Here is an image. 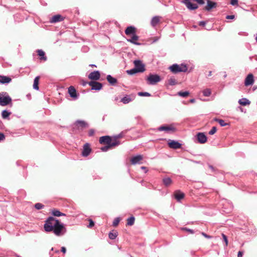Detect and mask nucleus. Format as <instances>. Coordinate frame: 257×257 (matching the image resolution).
I'll return each instance as SVG.
<instances>
[{
    "instance_id": "nucleus-46",
    "label": "nucleus",
    "mask_w": 257,
    "mask_h": 257,
    "mask_svg": "<svg viewBox=\"0 0 257 257\" xmlns=\"http://www.w3.org/2000/svg\"><path fill=\"white\" fill-rule=\"evenodd\" d=\"M123 137V132L120 133V134L115 135L114 136V139L117 140L119 138H122Z\"/></svg>"
},
{
    "instance_id": "nucleus-3",
    "label": "nucleus",
    "mask_w": 257,
    "mask_h": 257,
    "mask_svg": "<svg viewBox=\"0 0 257 257\" xmlns=\"http://www.w3.org/2000/svg\"><path fill=\"white\" fill-rule=\"evenodd\" d=\"M12 101L11 97L6 92L0 93V105L6 106L8 105Z\"/></svg>"
},
{
    "instance_id": "nucleus-19",
    "label": "nucleus",
    "mask_w": 257,
    "mask_h": 257,
    "mask_svg": "<svg viewBox=\"0 0 257 257\" xmlns=\"http://www.w3.org/2000/svg\"><path fill=\"white\" fill-rule=\"evenodd\" d=\"M139 39V37L135 34L133 35L132 38L129 39H127V41L136 45H141V43L137 42L136 41Z\"/></svg>"
},
{
    "instance_id": "nucleus-26",
    "label": "nucleus",
    "mask_w": 257,
    "mask_h": 257,
    "mask_svg": "<svg viewBox=\"0 0 257 257\" xmlns=\"http://www.w3.org/2000/svg\"><path fill=\"white\" fill-rule=\"evenodd\" d=\"M52 214L53 216H57V217L66 215L65 214L61 212L60 211H59L58 210H57V209H53L52 211Z\"/></svg>"
},
{
    "instance_id": "nucleus-53",
    "label": "nucleus",
    "mask_w": 257,
    "mask_h": 257,
    "mask_svg": "<svg viewBox=\"0 0 257 257\" xmlns=\"http://www.w3.org/2000/svg\"><path fill=\"white\" fill-rule=\"evenodd\" d=\"M5 135L2 133H0V142L5 140Z\"/></svg>"
},
{
    "instance_id": "nucleus-27",
    "label": "nucleus",
    "mask_w": 257,
    "mask_h": 257,
    "mask_svg": "<svg viewBox=\"0 0 257 257\" xmlns=\"http://www.w3.org/2000/svg\"><path fill=\"white\" fill-rule=\"evenodd\" d=\"M172 181L170 177H166L163 179V183L165 186H168L172 183Z\"/></svg>"
},
{
    "instance_id": "nucleus-7",
    "label": "nucleus",
    "mask_w": 257,
    "mask_h": 257,
    "mask_svg": "<svg viewBox=\"0 0 257 257\" xmlns=\"http://www.w3.org/2000/svg\"><path fill=\"white\" fill-rule=\"evenodd\" d=\"M168 145L170 148L173 149H179L181 147L182 144L175 140H169Z\"/></svg>"
},
{
    "instance_id": "nucleus-54",
    "label": "nucleus",
    "mask_w": 257,
    "mask_h": 257,
    "mask_svg": "<svg viewBox=\"0 0 257 257\" xmlns=\"http://www.w3.org/2000/svg\"><path fill=\"white\" fill-rule=\"evenodd\" d=\"M234 18V15H227L226 17V19H233Z\"/></svg>"
},
{
    "instance_id": "nucleus-21",
    "label": "nucleus",
    "mask_w": 257,
    "mask_h": 257,
    "mask_svg": "<svg viewBox=\"0 0 257 257\" xmlns=\"http://www.w3.org/2000/svg\"><path fill=\"white\" fill-rule=\"evenodd\" d=\"M12 79L8 76L1 75L0 76V83L2 84H7L11 82Z\"/></svg>"
},
{
    "instance_id": "nucleus-36",
    "label": "nucleus",
    "mask_w": 257,
    "mask_h": 257,
    "mask_svg": "<svg viewBox=\"0 0 257 257\" xmlns=\"http://www.w3.org/2000/svg\"><path fill=\"white\" fill-rule=\"evenodd\" d=\"M178 95L183 97H187L189 94V91H179L178 93Z\"/></svg>"
},
{
    "instance_id": "nucleus-47",
    "label": "nucleus",
    "mask_w": 257,
    "mask_h": 257,
    "mask_svg": "<svg viewBox=\"0 0 257 257\" xmlns=\"http://www.w3.org/2000/svg\"><path fill=\"white\" fill-rule=\"evenodd\" d=\"M216 6V3L210 1V10L215 8Z\"/></svg>"
},
{
    "instance_id": "nucleus-63",
    "label": "nucleus",
    "mask_w": 257,
    "mask_h": 257,
    "mask_svg": "<svg viewBox=\"0 0 257 257\" xmlns=\"http://www.w3.org/2000/svg\"><path fill=\"white\" fill-rule=\"evenodd\" d=\"M90 67H96V66L95 64H90L89 65Z\"/></svg>"
},
{
    "instance_id": "nucleus-4",
    "label": "nucleus",
    "mask_w": 257,
    "mask_h": 257,
    "mask_svg": "<svg viewBox=\"0 0 257 257\" xmlns=\"http://www.w3.org/2000/svg\"><path fill=\"white\" fill-rule=\"evenodd\" d=\"M147 80L149 82L150 84L154 85L157 82H160L161 79L160 76L157 74H150L148 77Z\"/></svg>"
},
{
    "instance_id": "nucleus-35",
    "label": "nucleus",
    "mask_w": 257,
    "mask_h": 257,
    "mask_svg": "<svg viewBox=\"0 0 257 257\" xmlns=\"http://www.w3.org/2000/svg\"><path fill=\"white\" fill-rule=\"evenodd\" d=\"M126 73L129 75H133L139 72L135 68H134L130 70H127Z\"/></svg>"
},
{
    "instance_id": "nucleus-37",
    "label": "nucleus",
    "mask_w": 257,
    "mask_h": 257,
    "mask_svg": "<svg viewBox=\"0 0 257 257\" xmlns=\"http://www.w3.org/2000/svg\"><path fill=\"white\" fill-rule=\"evenodd\" d=\"M44 205L40 203H37L35 204V208L37 210H40L44 208Z\"/></svg>"
},
{
    "instance_id": "nucleus-45",
    "label": "nucleus",
    "mask_w": 257,
    "mask_h": 257,
    "mask_svg": "<svg viewBox=\"0 0 257 257\" xmlns=\"http://www.w3.org/2000/svg\"><path fill=\"white\" fill-rule=\"evenodd\" d=\"M89 225L87 226V227L89 228H91L94 225V222L91 219H89Z\"/></svg>"
},
{
    "instance_id": "nucleus-62",
    "label": "nucleus",
    "mask_w": 257,
    "mask_h": 257,
    "mask_svg": "<svg viewBox=\"0 0 257 257\" xmlns=\"http://www.w3.org/2000/svg\"><path fill=\"white\" fill-rule=\"evenodd\" d=\"M191 103H194L195 102V99L194 98L191 99L189 101Z\"/></svg>"
},
{
    "instance_id": "nucleus-14",
    "label": "nucleus",
    "mask_w": 257,
    "mask_h": 257,
    "mask_svg": "<svg viewBox=\"0 0 257 257\" xmlns=\"http://www.w3.org/2000/svg\"><path fill=\"white\" fill-rule=\"evenodd\" d=\"M143 156L141 155H138L136 156L133 157L131 160V163L133 165H136L140 164V161L143 160Z\"/></svg>"
},
{
    "instance_id": "nucleus-18",
    "label": "nucleus",
    "mask_w": 257,
    "mask_h": 257,
    "mask_svg": "<svg viewBox=\"0 0 257 257\" xmlns=\"http://www.w3.org/2000/svg\"><path fill=\"white\" fill-rule=\"evenodd\" d=\"M125 33L126 35L135 34L136 28L132 26L127 27L125 30Z\"/></svg>"
},
{
    "instance_id": "nucleus-44",
    "label": "nucleus",
    "mask_w": 257,
    "mask_h": 257,
    "mask_svg": "<svg viewBox=\"0 0 257 257\" xmlns=\"http://www.w3.org/2000/svg\"><path fill=\"white\" fill-rule=\"evenodd\" d=\"M202 93L203 96H209V89L206 88L202 91Z\"/></svg>"
},
{
    "instance_id": "nucleus-43",
    "label": "nucleus",
    "mask_w": 257,
    "mask_h": 257,
    "mask_svg": "<svg viewBox=\"0 0 257 257\" xmlns=\"http://www.w3.org/2000/svg\"><path fill=\"white\" fill-rule=\"evenodd\" d=\"M182 230L186 231L191 234H193L194 233V231L193 230L188 228L187 227H182Z\"/></svg>"
},
{
    "instance_id": "nucleus-58",
    "label": "nucleus",
    "mask_w": 257,
    "mask_h": 257,
    "mask_svg": "<svg viewBox=\"0 0 257 257\" xmlns=\"http://www.w3.org/2000/svg\"><path fill=\"white\" fill-rule=\"evenodd\" d=\"M61 251L63 252V253H65L66 251V249L65 247L63 246L61 247Z\"/></svg>"
},
{
    "instance_id": "nucleus-39",
    "label": "nucleus",
    "mask_w": 257,
    "mask_h": 257,
    "mask_svg": "<svg viewBox=\"0 0 257 257\" xmlns=\"http://www.w3.org/2000/svg\"><path fill=\"white\" fill-rule=\"evenodd\" d=\"M215 120L217 121L221 126H224L227 124L223 119H215Z\"/></svg>"
},
{
    "instance_id": "nucleus-24",
    "label": "nucleus",
    "mask_w": 257,
    "mask_h": 257,
    "mask_svg": "<svg viewBox=\"0 0 257 257\" xmlns=\"http://www.w3.org/2000/svg\"><path fill=\"white\" fill-rule=\"evenodd\" d=\"M239 104L242 106H245L250 104V101L246 98H242L238 100Z\"/></svg>"
},
{
    "instance_id": "nucleus-22",
    "label": "nucleus",
    "mask_w": 257,
    "mask_h": 257,
    "mask_svg": "<svg viewBox=\"0 0 257 257\" xmlns=\"http://www.w3.org/2000/svg\"><path fill=\"white\" fill-rule=\"evenodd\" d=\"M185 196L184 194L180 191H177L174 194V197L177 201H180Z\"/></svg>"
},
{
    "instance_id": "nucleus-52",
    "label": "nucleus",
    "mask_w": 257,
    "mask_h": 257,
    "mask_svg": "<svg viewBox=\"0 0 257 257\" xmlns=\"http://www.w3.org/2000/svg\"><path fill=\"white\" fill-rule=\"evenodd\" d=\"M206 24V22H205V21H200L199 22V25L201 27L205 26Z\"/></svg>"
},
{
    "instance_id": "nucleus-6",
    "label": "nucleus",
    "mask_w": 257,
    "mask_h": 257,
    "mask_svg": "<svg viewBox=\"0 0 257 257\" xmlns=\"http://www.w3.org/2000/svg\"><path fill=\"white\" fill-rule=\"evenodd\" d=\"M88 84L91 86L92 90H100L102 87V83L95 81H90L88 83Z\"/></svg>"
},
{
    "instance_id": "nucleus-30",
    "label": "nucleus",
    "mask_w": 257,
    "mask_h": 257,
    "mask_svg": "<svg viewBox=\"0 0 257 257\" xmlns=\"http://www.w3.org/2000/svg\"><path fill=\"white\" fill-rule=\"evenodd\" d=\"M11 114V112L10 111H9L7 110H4L2 111V116L4 119H7L9 118Z\"/></svg>"
},
{
    "instance_id": "nucleus-59",
    "label": "nucleus",
    "mask_w": 257,
    "mask_h": 257,
    "mask_svg": "<svg viewBox=\"0 0 257 257\" xmlns=\"http://www.w3.org/2000/svg\"><path fill=\"white\" fill-rule=\"evenodd\" d=\"M202 234L205 236L206 238H209V235L204 233V232H202Z\"/></svg>"
},
{
    "instance_id": "nucleus-12",
    "label": "nucleus",
    "mask_w": 257,
    "mask_h": 257,
    "mask_svg": "<svg viewBox=\"0 0 257 257\" xmlns=\"http://www.w3.org/2000/svg\"><path fill=\"white\" fill-rule=\"evenodd\" d=\"M135 96L133 94L125 95L121 99L120 102H122L123 104H127L132 101L135 99Z\"/></svg>"
},
{
    "instance_id": "nucleus-60",
    "label": "nucleus",
    "mask_w": 257,
    "mask_h": 257,
    "mask_svg": "<svg viewBox=\"0 0 257 257\" xmlns=\"http://www.w3.org/2000/svg\"><path fill=\"white\" fill-rule=\"evenodd\" d=\"M87 83H88V82L86 81H85L83 80L82 81V85L84 86H85Z\"/></svg>"
},
{
    "instance_id": "nucleus-61",
    "label": "nucleus",
    "mask_w": 257,
    "mask_h": 257,
    "mask_svg": "<svg viewBox=\"0 0 257 257\" xmlns=\"http://www.w3.org/2000/svg\"><path fill=\"white\" fill-rule=\"evenodd\" d=\"M141 168L142 170H145V173H146L148 171L147 169V168L146 167L142 166V167H141Z\"/></svg>"
},
{
    "instance_id": "nucleus-64",
    "label": "nucleus",
    "mask_w": 257,
    "mask_h": 257,
    "mask_svg": "<svg viewBox=\"0 0 257 257\" xmlns=\"http://www.w3.org/2000/svg\"><path fill=\"white\" fill-rule=\"evenodd\" d=\"M255 39L256 42H257V34H256Z\"/></svg>"
},
{
    "instance_id": "nucleus-48",
    "label": "nucleus",
    "mask_w": 257,
    "mask_h": 257,
    "mask_svg": "<svg viewBox=\"0 0 257 257\" xmlns=\"http://www.w3.org/2000/svg\"><path fill=\"white\" fill-rule=\"evenodd\" d=\"M216 127L215 126L212 127L211 130L210 131V135H213L216 132Z\"/></svg>"
},
{
    "instance_id": "nucleus-56",
    "label": "nucleus",
    "mask_w": 257,
    "mask_h": 257,
    "mask_svg": "<svg viewBox=\"0 0 257 257\" xmlns=\"http://www.w3.org/2000/svg\"><path fill=\"white\" fill-rule=\"evenodd\" d=\"M206 1V5L205 6V10L209 11V0Z\"/></svg>"
},
{
    "instance_id": "nucleus-55",
    "label": "nucleus",
    "mask_w": 257,
    "mask_h": 257,
    "mask_svg": "<svg viewBox=\"0 0 257 257\" xmlns=\"http://www.w3.org/2000/svg\"><path fill=\"white\" fill-rule=\"evenodd\" d=\"M194 1L197 2L198 4L200 5H202L204 4V0H194Z\"/></svg>"
},
{
    "instance_id": "nucleus-10",
    "label": "nucleus",
    "mask_w": 257,
    "mask_h": 257,
    "mask_svg": "<svg viewBox=\"0 0 257 257\" xmlns=\"http://www.w3.org/2000/svg\"><path fill=\"white\" fill-rule=\"evenodd\" d=\"M100 74L99 71L96 70L91 72L88 75V78L95 81L100 78Z\"/></svg>"
},
{
    "instance_id": "nucleus-41",
    "label": "nucleus",
    "mask_w": 257,
    "mask_h": 257,
    "mask_svg": "<svg viewBox=\"0 0 257 257\" xmlns=\"http://www.w3.org/2000/svg\"><path fill=\"white\" fill-rule=\"evenodd\" d=\"M119 221H120V219L119 217L115 218L112 222L113 226H116L118 224Z\"/></svg>"
},
{
    "instance_id": "nucleus-32",
    "label": "nucleus",
    "mask_w": 257,
    "mask_h": 257,
    "mask_svg": "<svg viewBox=\"0 0 257 257\" xmlns=\"http://www.w3.org/2000/svg\"><path fill=\"white\" fill-rule=\"evenodd\" d=\"M76 123L77 125H79V126L82 127H85L87 126V123L83 120H78L76 121Z\"/></svg>"
},
{
    "instance_id": "nucleus-49",
    "label": "nucleus",
    "mask_w": 257,
    "mask_h": 257,
    "mask_svg": "<svg viewBox=\"0 0 257 257\" xmlns=\"http://www.w3.org/2000/svg\"><path fill=\"white\" fill-rule=\"evenodd\" d=\"M230 4L232 6H237L238 1L237 0H231Z\"/></svg>"
},
{
    "instance_id": "nucleus-50",
    "label": "nucleus",
    "mask_w": 257,
    "mask_h": 257,
    "mask_svg": "<svg viewBox=\"0 0 257 257\" xmlns=\"http://www.w3.org/2000/svg\"><path fill=\"white\" fill-rule=\"evenodd\" d=\"M95 133V131L93 129H90L88 132V136L89 137L93 136Z\"/></svg>"
},
{
    "instance_id": "nucleus-31",
    "label": "nucleus",
    "mask_w": 257,
    "mask_h": 257,
    "mask_svg": "<svg viewBox=\"0 0 257 257\" xmlns=\"http://www.w3.org/2000/svg\"><path fill=\"white\" fill-rule=\"evenodd\" d=\"M117 232L114 231L113 232H110L108 234V237L110 239H115L117 236Z\"/></svg>"
},
{
    "instance_id": "nucleus-40",
    "label": "nucleus",
    "mask_w": 257,
    "mask_h": 257,
    "mask_svg": "<svg viewBox=\"0 0 257 257\" xmlns=\"http://www.w3.org/2000/svg\"><path fill=\"white\" fill-rule=\"evenodd\" d=\"M138 95L140 96H150L151 94L147 92H139Z\"/></svg>"
},
{
    "instance_id": "nucleus-57",
    "label": "nucleus",
    "mask_w": 257,
    "mask_h": 257,
    "mask_svg": "<svg viewBox=\"0 0 257 257\" xmlns=\"http://www.w3.org/2000/svg\"><path fill=\"white\" fill-rule=\"evenodd\" d=\"M243 251H239L237 253V257H242L243 255Z\"/></svg>"
},
{
    "instance_id": "nucleus-33",
    "label": "nucleus",
    "mask_w": 257,
    "mask_h": 257,
    "mask_svg": "<svg viewBox=\"0 0 257 257\" xmlns=\"http://www.w3.org/2000/svg\"><path fill=\"white\" fill-rule=\"evenodd\" d=\"M135 218L134 216H131L127 220V224L129 226H132L134 224Z\"/></svg>"
},
{
    "instance_id": "nucleus-20",
    "label": "nucleus",
    "mask_w": 257,
    "mask_h": 257,
    "mask_svg": "<svg viewBox=\"0 0 257 257\" xmlns=\"http://www.w3.org/2000/svg\"><path fill=\"white\" fill-rule=\"evenodd\" d=\"M106 79L109 83L112 86H114L117 82V80L115 78L112 77L109 74L107 75Z\"/></svg>"
},
{
    "instance_id": "nucleus-9",
    "label": "nucleus",
    "mask_w": 257,
    "mask_h": 257,
    "mask_svg": "<svg viewBox=\"0 0 257 257\" xmlns=\"http://www.w3.org/2000/svg\"><path fill=\"white\" fill-rule=\"evenodd\" d=\"M91 151V149L90 147L89 144L86 143L84 144L83 147V150L82 151V156L84 157H87L90 153Z\"/></svg>"
},
{
    "instance_id": "nucleus-42",
    "label": "nucleus",
    "mask_w": 257,
    "mask_h": 257,
    "mask_svg": "<svg viewBox=\"0 0 257 257\" xmlns=\"http://www.w3.org/2000/svg\"><path fill=\"white\" fill-rule=\"evenodd\" d=\"M110 146H109V145H106V146H103L101 148V150L102 151V152H106L110 148Z\"/></svg>"
},
{
    "instance_id": "nucleus-23",
    "label": "nucleus",
    "mask_w": 257,
    "mask_h": 257,
    "mask_svg": "<svg viewBox=\"0 0 257 257\" xmlns=\"http://www.w3.org/2000/svg\"><path fill=\"white\" fill-rule=\"evenodd\" d=\"M158 130L159 131H174L175 130V128L169 125H161L158 128Z\"/></svg>"
},
{
    "instance_id": "nucleus-11",
    "label": "nucleus",
    "mask_w": 257,
    "mask_h": 257,
    "mask_svg": "<svg viewBox=\"0 0 257 257\" xmlns=\"http://www.w3.org/2000/svg\"><path fill=\"white\" fill-rule=\"evenodd\" d=\"M182 2L190 10H194L198 8V6L195 4H192L190 0H183Z\"/></svg>"
},
{
    "instance_id": "nucleus-25",
    "label": "nucleus",
    "mask_w": 257,
    "mask_h": 257,
    "mask_svg": "<svg viewBox=\"0 0 257 257\" xmlns=\"http://www.w3.org/2000/svg\"><path fill=\"white\" fill-rule=\"evenodd\" d=\"M160 21V18L158 16L154 17L151 20V25L153 27L156 26Z\"/></svg>"
},
{
    "instance_id": "nucleus-29",
    "label": "nucleus",
    "mask_w": 257,
    "mask_h": 257,
    "mask_svg": "<svg viewBox=\"0 0 257 257\" xmlns=\"http://www.w3.org/2000/svg\"><path fill=\"white\" fill-rule=\"evenodd\" d=\"M38 55L41 57V60H44L46 61L47 60V57L45 56V52L42 50H38L37 51Z\"/></svg>"
},
{
    "instance_id": "nucleus-17",
    "label": "nucleus",
    "mask_w": 257,
    "mask_h": 257,
    "mask_svg": "<svg viewBox=\"0 0 257 257\" xmlns=\"http://www.w3.org/2000/svg\"><path fill=\"white\" fill-rule=\"evenodd\" d=\"M63 20V17L60 15H55L51 18L50 22L51 23H55L57 22H61Z\"/></svg>"
},
{
    "instance_id": "nucleus-5",
    "label": "nucleus",
    "mask_w": 257,
    "mask_h": 257,
    "mask_svg": "<svg viewBox=\"0 0 257 257\" xmlns=\"http://www.w3.org/2000/svg\"><path fill=\"white\" fill-rule=\"evenodd\" d=\"M135 68L139 73H142L145 71V66L140 60H136L134 62Z\"/></svg>"
},
{
    "instance_id": "nucleus-38",
    "label": "nucleus",
    "mask_w": 257,
    "mask_h": 257,
    "mask_svg": "<svg viewBox=\"0 0 257 257\" xmlns=\"http://www.w3.org/2000/svg\"><path fill=\"white\" fill-rule=\"evenodd\" d=\"M168 84L171 86L174 85L176 84V80L174 78H171L168 80Z\"/></svg>"
},
{
    "instance_id": "nucleus-34",
    "label": "nucleus",
    "mask_w": 257,
    "mask_h": 257,
    "mask_svg": "<svg viewBox=\"0 0 257 257\" xmlns=\"http://www.w3.org/2000/svg\"><path fill=\"white\" fill-rule=\"evenodd\" d=\"M120 142L119 141H117V140H115L114 139V141L112 142V141H110V143H109V146L111 148L115 147L117 146H118L120 145Z\"/></svg>"
},
{
    "instance_id": "nucleus-28",
    "label": "nucleus",
    "mask_w": 257,
    "mask_h": 257,
    "mask_svg": "<svg viewBox=\"0 0 257 257\" xmlns=\"http://www.w3.org/2000/svg\"><path fill=\"white\" fill-rule=\"evenodd\" d=\"M39 78H40L39 76H36L35 78L34 81L33 88L37 90H38L39 88V86H38Z\"/></svg>"
},
{
    "instance_id": "nucleus-2",
    "label": "nucleus",
    "mask_w": 257,
    "mask_h": 257,
    "mask_svg": "<svg viewBox=\"0 0 257 257\" xmlns=\"http://www.w3.org/2000/svg\"><path fill=\"white\" fill-rule=\"evenodd\" d=\"M169 69L172 72L175 74L179 72H186L188 70V68L186 65L183 63L181 64V65L174 64L170 66Z\"/></svg>"
},
{
    "instance_id": "nucleus-13",
    "label": "nucleus",
    "mask_w": 257,
    "mask_h": 257,
    "mask_svg": "<svg viewBox=\"0 0 257 257\" xmlns=\"http://www.w3.org/2000/svg\"><path fill=\"white\" fill-rule=\"evenodd\" d=\"M254 82L253 76L252 74H249L246 77L244 81L245 86L251 85Z\"/></svg>"
},
{
    "instance_id": "nucleus-51",
    "label": "nucleus",
    "mask_w": 257,
    "mask_h": 257,
    "mask_svg": "<svg viewBox=\"0 0 257 257\" xmlns=\"http://www.w3.org/2000/svg\"><path fill=\"white\" fill-rule=\"evenodd\" d=\"M222 237H223V239L225 243V245H227L228 244V240H227V238L226 236L225 235H224V234H222Z\"/></svg>"
},
{
    "instance_id": "nucleus-16",
    "label": "nucleus",
    "mask_w": 257,
    "mask_h": 257,
    "mask_svg": "<svg viewBox=\"0 0 257 257\" xmlns=\"http://www.w3.org/2000/svg\"><path fill=\"white\" fill-rule=\"evenodd\" d=\"M207 137L203 133H199L197 134V139L201 144H203L207 141Z\"/></svg>"
},
{
    "instance_id": "nucleus-15",
    "label": "nucleus",
    "mask_w": 257,
    "mask_h": 257,
    "mask_svg": "<svg viewBox=\"0 0 257 257\" xmlns=\"http://www.w3.org/2000/svg\"><path fill=\"white\" fill-rule=\"evenodd\" d=\"M110 141H112L111 138L108 136L101 137L99 140L100 144H105L106 145H109L110 143Z\"/></svg>"
},
{
    "instance_id": "nucleus-1",
    "label": "nucleus",
    "mask_w": 257,
    "mask_h": 257,
    "mask_svg": "<svg viewBox=\"0 0 257 257\" xmlns=\"http://www.w3.org/2000/svg\"><path fill=\"white\" fill-rule=\"evenodd\" d=\"M44 228L46 232L52 231L55 235L58 236L64 235L67 231L64 224L52 216H50L46 219Z\"/></svg>"
},
{
    "instance_id": "nucleus-8",
    "label": "nucleus",
    "mask_w": 257,
    "mask_h": 257,
    "mask_svg": "<svg viewBox=\"0 0 257 257\" xmlns=\"http://www.w3.org/2000/svg\"><path fill=\"white\" fill-rule=\"evenodd\" d=\"M68 91L70 96L74 100H76L78 98L79 94L77 93L76 90L73 86H70L68 88Z\"/></svg>"
}]
</instances>
